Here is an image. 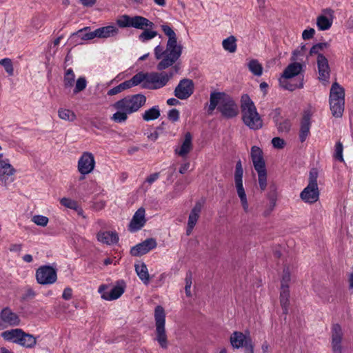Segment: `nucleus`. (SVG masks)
Instances as JSON below:
<instances>
[{
    "mask_svg": "<svg viewBox=\"0 0 353 353\" xmlns=\"http://www.w3.org/2000/svg\"><path fill=\"white\" fill-rule=\"evenodd\" d=\"M258 174V181L261 190H265L267 187V171L266 168L255 170Z\"/></svg>",
    "mask_w": 353,
    "mask_h": 353,
    "instance_id": "a18cd8bd",
    "label": "nucleus"
},
{
    "mask_svg": "<svg viewBox=\"0 0 353 353\" xmlns=\"http://www.w3.org/2000/svg\"><path fill=\"white\" fill-rule=\"evenodd\" d=\"M168 118L172 122H176L179 119V111L176 109H172L168 113Z\"/></svg>",
    "mask_w": 353,
    "mask_h": 353,
    "instance_id": "6e6d98bb",
    "label": "nucleus"
},
{
    "mask_svg": "<svg viewBox=\"0 0 353 353\" xmlns=\"http://www.w3.org/2000/svg\"><path fill=\"white\" fill-rule=\"evenodd\" d=\"M202 205L201 203H197L194 208L192 209L188 221L186 234L190 235L194 226L196 225L197 221L199 218L201 212Z\"/></svg>",
    "mask_w": 353,
    "mask_h": 353,
    "instance_id": "b1692460",
    "label": "nucleus"
},
{
    "mask_svg": "<svg viewBox=\"0 0 353 353\" xmlns=\"http://www.w3.org/2000/svg\"><path fill=\"white\" fill-rule=\"evenodd\" d=\"M15 170L8 160L0 161V180L4 183L11 182L12 176L14 174Z\"/></svg>",
    "mask_w": 353,
    "mask_h": 353,
    "instance_id": "5701e85b",
    "label": "nucleus"
},
{
    "mask_svg": "<svg viewBox=\"0 0 353 353\" xmlns=\"http://www.w3.org/2000/svg\"><path fill=\"white\" fill-rule=\"evenodd\" d=\"M98 241L106 245H113L118 242L119 236L116 232L101 230L97 234Z\"/></svg>",
    "mask_w": 353,
    "mask_h": 353,
    "instance_id": "bb28decb",
    "label": "nucleus"
},
{
    "mask_svg": "<svg viewBox=\"0 0 353 353\" xmlns=\"http://www.w3.org/2000/svg\"><path fill=\"white\" fill-rule=\"evenodd\" d=\"M134 268L139 278L144 284L148 285L150 282V275L147 265L143 262H138L135 263Z\"/></svg>",
    "mask_w": 353,
    "mask_h": 353,
    "instance_id": "2f4dec72",
    "label": "nucleus"
},
{
    "mask_svg": "<svg viewBox=\"0 0 353 353\" xmlns=\"http://www.w3.org/2000/svg\"><path fill=\"white\" fill-rule=\"evenodd\" d=\"M243 169L241 162L239 161L235 166L234 174V186L244 212L249 213L251 212L252 209L248 200L245 189L243 184Z\"/></svg>",
    "mask_w": 353,
    "mask_h": 353,
    "instance_id": "39448f33",
    "label": "nucleus"
},
{
    "mask_svg": "<svg viewBox=\"0 0 353 353\" xmlns=\"http://www.w3.org/2000/svg\"><path fill=\"white\" fill-rule=\"evenodd\" d=\"M250 71L255 76H261L263 73L262 65L256 59H252L248 63Z\"/></svg>",
    "mask_w": 353,
    "mask_h": 353,
    "instance_id": "37998d69",
    "label": "nucleus"
},
{
    "mask_svg": "<svg viewBox=\"0 0 353 353\" xmlns=\"http://www.w3.org/2000/svg\"><path fill=\"white\" fill-rule=\"evenodd\" d=\"M250 156L255 170L265 168L263 151L259 147L252 146L251 148Z\"/></svg>",
    "mask_w": 353,
    "mask_h": 353,
    "instance_id": "a878e982",
    "label": "nucleus"
},
{
    "mask_svg": "<svg viewBox=\"0 0 353 353\" xmlns=\"http://www.w3.org/2000/svg\"><path fill=\"white\" fill-rule=\"evenodd\" d=\"M272 144L274 148L281 149L285 146V143L283 139L279 137H274L272 140Z\"/></svg>",
    "mask_w": 353,
    "mask_h": 353,
    "instance_id": "4d7b16f0",
    "label": "nucleus"
},
{
    "mask_svg": "<svg viewBox=\"0 0 353 353\" xmlns=\"http://www.w3.org/2000/svg\"><path fill=\"white\" fill-rule=\"evenodd\" d=\"M139 35L138 39L142 43L152 40L158 35V32L152 28H147Z\"/></svg>",
    "mask_w": 353,
    "mask_h": 353,
    "instance_id": "ea45409f",
    "label": "nucleus"
},
{
    "mask_svg": "<svg viewBox=\"0 0 353 353\" xmlns=\"http://www.w3.org/2000/svg\"><path fill=\"white\" fill-rule=\"evenodd\" d=\"M236 41V38L231 35L223 40L222 47L225 51L230 53H234L236 51L237 48Z\"/></svg>",
    "mask_w": 353,
    "mask_h": 353,
    "instance_id": "c9c22d12",
    "label": "nucleus"
},
{
    "mask_svg": "<svg viewBox=\"0 0 353 353\" xmlns=\"http://www.w3.org/2000/svg\"><path fill=\"white\" fill-rule=\"evenodd\" d=\"M154 318L155 323V337L154 339L163 348L168 346V339L165 331V312L164 308L158 305L154 311Z\"/></svg>",
    "mask_w": 353,
    "mask_h": 353,
    "instance_id": "0eeeda50",
    "label": "nucleus"
},
{
    "mask_svg": "<svg viewBox=\"0 0 353 353\" xmlns=\"http://www.w3.org/2000/svg\"><path fill=\"white\" fill-rule=\"evenodd\" d=\"M96 37L99 39L114 37L119 33V29L114 26H108L95 30Z\"/></svg>",
    "mask_w": 353,
    "mask_h": 353,
    "instance_id": "c756f323",
    "label": "nucleus"
},
{
    "mask_svg": "<svg viewBox=\"0 0 353 353\" xmlns=\"http://www.w3.org/2000/svg\"><path fill=\"white\" fill-rule=\"evenodd\" d=\"M125 283L123 281H119L115 285H100L98 292L103 300L111 301L121 297L125 292Z\"/></svg>",
    "mask_w": 353,
    "mask_h": 353,
    "instance_id": "9b49d317",
    "label": "nucleus"
},
{
    "mask_svg": "<svg viewBox=\"0 0 353 353\" xmlns=\"http://www.w3.org/2000/svg\"><path fill=\"white\" fill-rule=\"evenodd\" d=\"M242 119L244 124L251 130H259L263 126V121L256 108L248 94L241 99Z\"/></svg>",
    "mask_w": 353,
    "mask_h": 353,
    "instance_id": "20e7f679",
    "label": "nucleus"
},
{
    "mask_svg": "<svg viewBox=\"0 0 353 353\" xmlns=\"http://www.w3.org/2000/svg\"><path fill=\"white\" fill-rule=\"evenodd\" d=\"M72 290L70 288H66L63 292L62 297L65 300H69L72 298Z\"/></svg>",
    "mask_w": 353,
    "mask_h": 353,
    "instance_id": "052dcab7",
    "label": "nucleus"
},
{
    "mask_svg": "<svg viewBox=\"0 0 353 353\" xmlns=\"http://www.w3.org/2000/svg\"><path fill=\"white\" fill-rule=\"evenodd\" d=\"M218 108L226 118H233L239 114V108L232 97L223 92H212L210 98L209 110Z\"/></svg>",
    "mask_w": 353,
    "mask_h": 353,
    "instance_id": "f03ea898",
    "label": "nucleus"
},
{
    "mask_svg": "<svg viewBox=\"0 0 353 353\" xmlns=\"http://www.w3.org/2000/svg\"><path fill=\"white\" fill-rule=\"evenodd\" d=\"M290 281V272L288 268L284 269L281 279V287H286L289 288V283Z\"/></svg>",
    "mask_w": 353,
    "mask_h": 353,
    "instance_id": "3c124183",
    "label": "nucleus"
},
{
    "mask_svg": "<svg viewBox=\"0 0 353 353\" xmlns=\"http://www.w3.org/2000/svg\"><path fill=\"white\" fill-rule=\"evenodd\" d=\"M159 178V174L158 173H154L150 175L145 180V183H148V185H151L152 183H154L155 181H157Z\"/></svg>",
    "mask_w": 353,
    "mask_h": 353,
    "instance_id": "e2e57ef3",
    "label": "nucleus"
},
{
    "mask_svg": "<svg viewBox=\"0 0 353 353\" xmlns=\"http://www.w3.org/2000/svg\"><path fill=\"white\" fill-rule=\"evenodd\" d=\"M173 72H147V80L144 85L146 89H159L165 86L172 77Z\"/></svg>",
    "mask_w": 353,
    "mask_h": 353,
    "instance_id": "f8f14e48",
    "label": "nucleus"
},
{
    "mask_svg": "<svg viewBox=\"0 0 353 353\" xmlns=\"http://www.w3.org/2000/svg\"><path fill=\"white\" fill-rule=\"evenodd\" d=\"M120 85H121L123 91L133 87L130 79L120 83Z\"/></svg>",
    "mask_w": 353,
    "mask_h": 353,
    "instance_id": "69168bd1",
    "label": "nucleus"
},
{
    "mask_svg": "<svg viewBox=\"0 0 353 353\" xmlns=\"http://www.w3.org/2000/svg\"><path fill=\"white\" fill-rule=\"evenodd\" d=\"M229 341L234 350L243 349L245 353H254V345L249 331H234L230 334Z\"/></svg>",
    "mask_w": 353,
    "mask_h": 353,
    "instance_id": "6e6552de",
    "label": "nucleus"
},
{
    "mask_svg": "<svg viewBox=\"0 0 353 353\" xmlns=\"http://www.w3.org/2000/svg\"><path fill=\"white\" fill-rule=\"evenodd\" d=\"M37 342V338L36 336L31 334L25 332L22 330L17 345L27 349H32L36 346Z\"/></svg>",
    "mask_w": 353,
    "mask_h": 353,
    "instance_id": "cd10ccee",
    "label": "nucleus"
},
{
    "mask_svg": "<svg viewBox=\"0 0 353 353\" xmlns=\"http://www.w3.org/2000/svg\"><path fill=\"white\" fill-rule=\"evenodd\" d=\"M327 43H320L314 45L310 51V54H318L317 65L319 70V79L323 84L327 85L329 83L330 70L327 58L319 52L327 48Z\"/></svg>",
    "mask_w": 353,
    "mask_h": 353,
    "instance_id": "423d86ee",
    "label": "nucleus"
},
{
    "mask_svg": "<svg viewBox=\"0 0 353 353\" xmlns=\"http://www.w3.org/2000/svg\"><path fill=\"white\" fill-rule=\"evenodd\" d=\"M319 190L318 186L308 185L300 193V198L306 203L312 204L319 199Z\"/></svg>",
    "mask_w": 353,
    "mask_h": 353,
    "instance_id": "f3484780",
    "label": "nucleus"
},
{
    "mask_svg": "<svg viewBox=\"0 0 353 353\" xmlns=\"http://www.w3.org/2000/svg\"><path fill=\"white\" fill-rule=\"evenodd\" d=\"M303 65L294 62L289 64L279 78V85L285 90L293 91L303 87V78L301 75Z\"/></svg>",
    "mask_w": 353,
    "mask_h": 353,
    "instance_id": "7ed1b4c3",
    "label": "nucleus"
},
{
    "mask_svg": "<svg viewBox=\"0 0 353 353\" xmlns=\"http://www.w3.org/2000/svg\"><path fill=\"white\" fill-rule=\"evenodd\" d=\"M145 102L146 97L143 94H137L119 100L112 106L115 109H124L130 114L138 111Z\"/></svg>",
    "mask_w": 353,
    "mask_h": 353,
    "instance_id": "1a4fd4ad",
    "label": "nucleus"
},
{
    "mask_svg": "<svg viewBox=\"0 0 353 353\" xmlns=\"http://www.w3.org/2000/svg\"><path fill=\"white\" fill-rule=\"evenodd\" d=\"M130 80L133 87L141 85V87L144 88V85L147 80V72H140L135 74Z\"/></svg>",
    "mask_w": 353,
    "mask_h": 353,
    "instance_id": "c03bdc74",
    "label": "nucleus"
},
{
    "mask_svg": "<svg viewBox=\"0 0 353 353\" xmlns=\"http://www.w3.org/2000/svg\"><path fill=\"white\" fill-rule=\"evenodd\" d=\"M194 92V83L192 80L184 79L180 81L174 90V95L179 99H188Z\"/></svg>",
    "mask_w": 353,
    "mask_h": 353,
    "instance_id": "2eb2a0df",
    "label": "nucleus"
},
{
    "mask_svg": "<svg viewBox=\"0 0 353 353\" xmlns=\"http://www.w3.org/2000/svg\"><path fill=\"white\" fill-rule=\"evenodd\" d=\"M345 100V90L338 83L334 82L330 88L329 101Z\"/></svg>",
    "mask_w": 353,
    "mask_h": 353,
    "instance_id": "473e14b6",
    "label": "nucleus"
},
{
    "mask_svg": "<svg viewBox=\"0 0 353 353\" xmlns=\"http://www.w3.org/2000/svg\"><path fill=\"white\" fill-rule=\"evenodd\" d=\"M192 284V276L187 275L185 278V294L188 297L192 296L191 288Z\"/></svg>",
    "mask_w": 353,
    "mask_h": 353,
    "instance_id": "603ef678",
    "label": "nucleus"
},
{
    "mask_svg": "<svg viewBox=\"0 0 353 353\" xmlns=\"http://www.w3.org/2000/svg\"><path fill=\"white\" fill-rule=\"evenodd\" d=\"M318 172L315 169H312L310 172L308 185L318 186L317 183Z\"/></svg>",
    "mask_w": 353,
    "mask_h": 353,
    "instance_id": "864d4df0",
    "label": "nucleus"
},
{
    "mask_svg": "<svg viewBox=\"0 0 353 353\" xmlns=\"http://www.w3.org/2000/svg\"><path fill=\"white\" fill-rule=\"evenodd\" d=\"M95 168V159L94 155L90 152L82 153L78 160L77 169L82 175L91 173Z\"/></svg>",
    "mask_w": 353,
    "mask_h": 353,
    "instance_id": "4468645a",
    "label": "nucleus"
},
{
    "mask_svg": "<svg viewBox=\"0 0 353 353\" xmlns=\"http://www.w3.org/2000/svg\"><path fill=\"white\" fill-rule=\"evenodd\" d=\"M117 111L112 114L110 119L117 123H125L128 117V113L124 109H116Z\"/></svg>",
    "mask_w": 353,
    "mask_h": 353,
    "instance_id": "79ce46f5",
    "label": "nucleus"
},
{
    "mask_svg": "<svg viewBox=\"0 0 353 353\" xmlns=\"http://www.w3.org/2000/svg\"><path fill=\"white\" fill-rule=\"evenodd\" d=\"M131 27L137 29L144 30L147 28H152L154 23L148 19L141 16L132 17Z\"/></svg>",
    "mask_w": 353,
    "mask_h": 353,
    "instance_id": "7c9ffc66",
    "label": "nucleus"
},
{
    "mask_svg": "<svg viewBox=\"0 0 353 353\" xmlns=\"http://www.w3.org/2000/svg\"><path fill=\"white\" fill-rule=\"evenodd\" d=\"M132 21V17H130L126 14H123L119 17L117 19V24L120 28H128L131 27V21Z\"/></svg>",
    "mask_w": 353,
    "mask_h": 353,
    "instance_id": "49530a36",
    "label": "nucleus"
},
{
    "mask_svg": "<svg viewBox=\"0 0 353 353\" xmlns=\"http://www.w3.org/2000/svg\"><path fill=\"white\" fill-rule=\"evenodd\" d=\"M329 102L332 115L337 118L341 117L344 111L345 100H333Z\"/></svg>",
    "mask_w": 353,
    "mask_h": 353,
    "instance_id": "f704fd0d",
    "label": "nucleus"
},
{
    "mask_svg": "<svg viewBox=\"0 0 353 353\" xmlns=\"http://www.w3.org/2000/svg\"><path fill=\"white\" fill-rule=\"evenodd\" d=\"M315 34V30L314 28H308L305 29L302 33V38L304 40H307L312 39Z\"/></svg>",
    "mask_w": 353,
    "mask_h": 353,
    "instance_id": "13d9d810",
    "label": "nucleus"
},
{
    "mask_svg": "<svg viewBox=\"0 0 353 353\" xmlns=\"http://www.w3.org/2000/svg\"><path fill=\"white\" fill-rule=\"evenodd\" d=\"M22 245L19 243H14L10 245L9 250L12 252L19 253L21 251Z\"/></svg>",
    "mask_w": 353,
    "mask_h": 353,
    "instance_id": "680f3d73",
    "label": "nucleus"
},
{
    "mask_svg": "<svg viewBox=\"0 0 353 353\" xmlns=\"http://www.w3.org/2000/svg\"><path fill=\"white\" fill-rule=\"evenodd\" d=\"M161 28L168 37L165 46L159 43L154 48L155 59L159 61L157 70L162 71L173 65L180 58L183 47L177 42V37L173 29L166 23L161 25Z\"/></svg>",
    "mask_w": 353,
    "mask_h": 353,
    "instance_id": "f257e3e1",
    "label": "nucleus"
},
{
    "mask_svg": "<svg viewBox=\"0 0 353 353\" xmlns=\"http://www.w3.org/2000/svg\"><path fill=\"white\" fill-rule=\"evenodd\" d=\"M32 221L37 225L45 227L48 225L49 219L43 215H34L32 218Z\"/></svg>",
    "mask_w": 353,
    "mask_h": 353,
    "instance_id": "09e8293b",
    "label": "nucleus"
},
{
    "mask_svg": "<svg viewBox=\"0 0 353 353\" xmlns=\"http://www.w3.org/2000/svg\"><path fill=\"white\" fill-rule=\"evenodd\" d=\"M290 290L286 287L281 288L280 303L285 313L288 312L289 305Z\"/></svg>",
    "mask_w": 353,
    "mask_h": 353,
    "instance_id": "4c0bfd02",
    "label": "nucleus"
},
{
    "mask_svg": "<svg viewBox=\"0 0 353 353\" xmlns=\"http://www.w3.org/2000/svg\"><path fill=\"white\" fill-rule=\"evenodd\" d=\"M159 116L160 110L159 106H153L143 112L142 118L145 121H150L158 119Z\"/></svg>",
    "mask_w": 353,
    "mask_h": 353,
    "instance_id": "58836bf2",
    "label": "nucleus"
},
{
    "mask_svg": "<svg viewBox=\"0 0 353 353\" xmlns=\"http://www.w3.org/2000/svg\"><path fill=\"white\" fill-rule=\"evenodd\" d=\"M37 281L41 285H51L56 282L57 274L56 270L50 265H42L36 271Z\"/></svg>",
    "mask_w": 353,
    "mask_h": 353,
    "instance_id": "ddd939ff",
    "label": "nucleus"
},
{
    "mask_svg": "<svg viewBox=\"0 0 353 353\" xmlns=\"http://www.w3.org/2000/svg\"><path fill=\"white\" fill-rule=\"evenodd\" d=\"M192 149V137L190 132L184 134L183 139L177 147L175 148V154L181 157H186Z\"/></svg>",
    "mask_w": 353,
    "mask_h": 353,
    "instance_id": "aec40b11",
    "label": "nucleus"
},
{
    "mask_svg": "<svg viewBox=\"0 0 353 353\" xmlns=\"http://www.w3.org/2000/svg\"><path fill=\"white\" fill-rule=\"evenodd\" d=\"M262 353H271V348L270 344L265 341L261 345Z\"/></svg>",
    "mask_w": 353,
    "mask_h": 353,
    "instance_id": "0e129e2a",
    "label": "nucleus"
},
{
    "mask_svg": "<svg viewBox=\"0 0 353 353\" xmlns=\"http://www.w3.org/2000/svg\"><path fill=\"white\" fill-rule=\"evenodd\" d=\"M0 64L5 68L9 75H13L14 69L11 59L5 58L0 60Z\"/></svg>",
    "mask_w": 353,
    "mask_h": 353,
    "instance_id": "de8ad7c7",
    "label": "nucleus"
},
{
    "mask_svg": "<svg viewBox=\"0 0 353 353\" xmlns=\"http://www.w3.org/2000/svg\"><path fill=\"white\" fill-rule=\"evenodd\" d=\"M21 330L20 328L6 330L1 332V336L6 341L17 344Z\"/></svg>",
    "mask_w": 353,
    "mask_h": 353,
    "instance_id": "72a5a7b5",
    "label": "nucleus"
},
{
    "mask_svg": "<svg viewBox=\"0 0 353 353\" xmlns=\"http://www.w3.org/2000/svg\"><path fill=\"white\" fill-rule=\"evenodd\" d=\"M97 38L96 32L90 31L89 28L79 30L71 35V40L77 44H82L83 42Z\"/></svg>",
    "mask_w": 353,
    "mask_h": 353,
    "instance_id": "4be33fe9",
    "label": "nucleus"
},
{
    "mask_svg": "<svg viewBox=\"0 0 353 353\" xmlns=\"http://www.w3.org/2000/svg\"><path fill=\"white\" fill-rule=\"evenodd\" d=\"M343 146L341 142H337L335 145L334 157L341 162L344 161L343 156Z\"/></svg>",
    "mask_w": 353,
    "mask_h": 353,
    "instance_id": "8fccbe9b",
    "label": "nucleus"
},
{
    "mask_svg": "<svg viewBox=\"0 0 353 353\" xmlns=\"http://www.w3.org/2000/svg\"><path fill=\"white\" fill-rule=\"evenodd\" d=\"M157 247V242L154 239H148L141 243L132 248L130 253L133 256L143 255Z\"/></svg>",
    "mask_w": 353,
    "mask_h": 353,
    "instance_id": "412c9836",
    "label": "nucleus"
},
{
    "mask_svg": "<svg viewBox=\"0 0 353 353\" xmlns=\"http://www.w3.org/2000/svg\"><path fill=\"white\" fill-rule=\"evenodd\" d=\"M312 113L310 110H306L304 112L301 123V130H300V139L301 142H303L310 133V119H311Z\"/></svg>",
    "mask_w": 353,
    "mask_h": 353,
    "instance_id": "c85d7f7f",
    "label": "nucleus"
},
{
    "mask_svg": "<svg viewBox=\"0 0 353 353\" xmlns=\"http://www.w3.org/2000/svg\"><path fill=\"white\" fill-rule=\"evenodd\" d=\"M79 1L84 6L91 7L96 3L97 0H79Z\"/></svg>",
    "mask_w": 353,
    "mask_h": 353,
    "instance_id": "774afa93",
    "label": "nucleus"
},
{
    "mask_svg": "<svg viewBox=\"0 0 353 353\" xmlns=\"http://www.w3.org/2000/svg\"><path fill=\"white\" fill-rule=\"evenodd\" d=\"M290 122L285 119L277 123V128L280 132H288L290 128Z\"/></svg>",
    "mask_w": 353,
    "mask_h": 353,
    "instance_id": "5fc2aeb1",
    "label": "nucleus"
},
{
    "mask_svg": "<svg viewBox=\"0 0 353 353\" xmlns=\"http://www.w3.org/2000/svg\"><path fill=\"white\" fill-rule=\"evenodd\" d=\"M333 20L334 11L330 8L324 9L316 18V26L321 31L329 30L333 23Z\"/></svg>",
    "mask_w": 353,
    "mask_h": 353,
    "instance_id": "dca6fc26",
    "label": "nucleus"
},
{
    "mask_svg": "<svg viewBox=\"0 0 353 353\" xmlns=\"http://www.w3.org/2000/svg\"><path fill=\"white\" fill-rule=\"evenodd\" d=\"M58 116L61 119L70 122L74 121L77 118L75 113L72 110L63 108L58 110Z\"/></svg>",
    "mask_w": 353,
    "mask_h": 353,
    "instance_id": "a19ab883",
    "label": "nucleus"
},
{
    "mask_svg": "<svg viewBox=\"0 0 353 353\" xmlns=\"http://www.w3.org/2000/svg\"><path fill=\"white\" fill-rule=\"evenodd\" d=\"M146 223L145 210L143 208H139L133 215L128 229L130 232H136L141 230Z\"/></svg>",
    "mask_w": 353,
    "mask_h": 353,
    "instance_id": "a211bd4d",
    "label": "nucleus"
},
{
    "mask_svg": "<svg viewBox=\"0 0 353 353\" xmlns=\"http://www.w3.org/2000/svg\"><path fill=\"white\" fill-rule=\"evenodd\" d=\"M343 332L339 324H334L332 327V348L333 353H343L341 341Z\"/></svg>",
    "mask_w": 353,
    "mask_h": 353,
    "instance_id": "6ab92c4d",
    "label": "nucleus"
},
{
    "mask_svg": "<svg viewBox=\"0 0 353 353\" xmlns=\"http://www.w3.org/2000/svg\"><path fill=\"white\" fill-rule=\"evenodd\" d=\"M123 90H122L121 85L119 84L117 86L114 87L108 92V94L110 96L117 94Z\"/></svg>",
    "mask_w": 353,
    "mask_h": 353,
    "instance_id": "bf43d9fd",
    "label": "nucleus"
},
{
    "mask_svg": "<svg viewBox=\"0 0 353 353\" xmlns=\"http://www.w3.org/2000/svg\"><path fill=\"white\" fill-rule=\"evenodd\" d=\"M189 168H190V163L188 161L185 162L184 163H183L181 165V167L179 168V172L181 174H184L189 169Z\"/></svg>",
    "mask_w": 353,
    "mask_h": 353,
    "instance_id": "338daca9",
    "label": "nucleus"
},
{
    "mask_svg": "<svg viewBox=\"0 0 353 353\" xmlns=\"http://www.w3.org/2000/svg\"><path fill=\"white\" fill-rule=\"evenodd\" d=\"M60 203L65 208L75 210L79 215L83 216V210L76 201L64 197L60 200Z\"/></svg>",
    "mask_w": 353,
    "mask_h": 353,
    "instance_id": "e433bc0d",
    "label": "nucleus"
},
{
    "mask_svg": "<svg viewBox=\"0 0 353 353\" xmlns=\"http://www.w3.org/2000/svg\"><path fill=\"white\" fill-rule=\"evenodd\" d=\"M0 319L5 324L10 326L18 325L20 323L19 316L9 307H5L2 310L0 313Z\"/></svg>",
    "mask_w": 353,
    "mask_h": 353,
    "instance_id": "393cba45",
    "label": "nucleus"
},
{
    "mask_svg": "<svg viewBox=\"0 0 353 353\" xmlns=\"http://www.w3.org/2000/svg\"><path fill=\"white\" fill-rule=\"evenodd\" d=\"M75 74L72 69L69 68L65 70L63 77V86L65 90L70 91L72 89L73 94L84 90L87 86V81L84 77H79L75 81Z\"/></svg>",
    "mask_w": 353,
    "mask_h": 353,
    "instance_id": "9d476101",
    "label": "nucleus"
}]
</instances>
